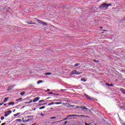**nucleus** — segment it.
I'll list each match as a JSON object with an SVG mask.
<instances>
[{"instance_id": "f257e3e1", "label": "nucleus", "mask_w": 125, "mask_h": 125, "mask_svg": "<svg viewBox=\"0 0 125 125\" xmlns=\"http://www.w3.org/2000/svg\"><path fill=\"white\" fill-rule=\"evenodd\" d=\"M111 5H112V4L111 3L107 4L106 3H104L100 5L99 8L100 9H103V10H107L109 6H111Z\"/></svg>"}, {"instance_id": "f03ea898", "label": "nucleus", "mask_w": 125, "mask_h": 125, "mask_svg": "<svg viewBox=\"0 0 125 125\" xmlns=\"http://www.w3.org/2000/svg\"><path fill=\"white\" fill-rule=\"evenodd\" d=\"M84 96L86 97L87 99H89V100H90L91 101H97V99H94V98L91 97L85 93L84 94Z\"/></svg>"}, {"instance_id": "7ed1b4c3", "label": "nucleus", "mask_w": 125, "mask_h": 125, "mask_svg": "<svg viewBox=\"0 0 125 125\" xmlns=\"http://www.w3.org/2000/svg\"><path fill=\"white\" fill-rule=\"evenodd\" d=\"M76 108L77 109H80V108H81L82 110H85L86 111H87V112H88V111L89 112H91V111L89 110V109L85 107V106H83H83H81V107H80V106H76Z\"/></svg>"}, {"instance_id": "20e7f679", "label": "nucleus", "mask_w": 125, "mask_h": 125, "mask_svg": "<svg viewBox=\"0 0 125 125\" xmlns=\"http://www.w3.org/2000/svg\"><path fill=\"white\" fill-rule=\"evenodd\" d=\"M77 117H78V118H82L83 119H90V118L89 117V116H87V115H77Z\"/></svg>"}, {"instance_id": "39448f33", "label": "nucleus", "mask_w": 125, "mask_h": 125, "mask_svg": "<svg viewBox=\"0 0 125 125\" xmlns=\"http://www.w3.org/2000/svg\"><path fill=\"white\" fill-rule=\"evenodd\" d=\"M38 23H39V24H41V25H43V26H46V25H47V23H46V22H44L40 20H37Z\"/></svg>"}, {"instance_id": "423d86ee", "label": "nucleus", "mask_w": 125, "mask_h": 125, "mask_svg": "<svg viewBox=\"0 0 125 125\" xmlns=\"http://www.w3.org/2000/svg\"><path fill=\"white\" fill-rule=\"evenodd\" d=\"M14 86H15V85H12L10 86L7 89V91H11V90H12L13 88H14Z\"/></svg>"}, {"instance_id": "0eeeda50", "label": "nucleus", "mask_w": 125, "mask_h": 125, "mask_svg": "<svg viewBox=\"0 0 125 125\" xmlns=\"http://www.w3.org/2000/svg\"><path fill=\"white\" fill-rule=\"evenodd\" d=\"M39 100H40V97H38L33 99V103L37 102V101H39Z\"/></svg>"}, {"instance_id": "6e6552de", "label": "nucleus", "mask_w": 125, "mask_h": 125, "mask_svg": "<svg viewBox=\"0 0 125 125\" xmlns=\"http://www.w3.org/2000/svg\"><path fill=\"white\" fill-rule=\"evenodd\" d=\"M15 104V103L14 102H10L8 103V105H7V107H8L10 105H12V106H13Z\"/></svg>"}, {"instance_id": "1a4fd4ad", "label": "nucleus", "mask_w": 125, "mask_h": 125, "mask_svg": "<svg viewBox=\"0 0 125 125\" xmlns=\"http://www.w3.org/2000/svg\"><path fill=\"white\" fill-rule=\"evenodd\" d=\"M120 91H122V92L123 93V94L125 95V89L121 88L120 89Z\"/></svg>"}, {"instance_id": "9d476101", "label": "nucleus", "mask_w": 125, "mask_h": 125, "mask_svg": "<svg viewBox=\"0 0 125 125\" xmlns=\"http://www.w3.org/2000/svg\"><path fill=\"white\" fill-rule=\"evenodd\" d=\"M9 98H5L4 99V101H3V103H6L7 101H8Z\"/></svg>"}, {"instance_id": "9b49d317", "label": "nucleus", "mask_w": 125, "mask_h": 125, "mask_svg": "<svg viewBox=\"0 0 125 125\" xmlns=\"http://www.w3.org/2000/svg\"><path fill=\"white\" fill-rule=\"evenodd\" d=\"M78 71L77 70H74L72 72V74L73 75H78Z\"/></svg>"}, {"instance_id": "f8f14e48", "label": "nucleus", "mask_w": 125, "mask_h": 125, "mask_svg": "<svg viewBox=\"0 0 125 125\" xmlns=\"http://www.w3.org/2000/svg\"><path fill=\"white\" fill-rule=\"evenodd\" d=\"M20 101H22V98H19L16 100V102H17V103H18V102H20Z\"/></svg>"}, {"instance_id": "ddd939ff", "label": "nucleus", "mask_w": 125, "mask_h": 125, "mask_svg": "<svg viewBox=\"0 0 125 125\" xmlns=\"http://www.w3.org/2000/svg\"><path fill=\"white\" fill-rule=\"evenodd\" d=\"M47 104V103H45L43 104H40L38 105L41 106H44V105H46Z\"/></svg>"}, {"instance_id": "4468645a", "label": "nucleus", "mask_w": 125, "mask_h": 125, "mask_svg": "<svg viewBox=\"0 0 125 125\" xmlns=\"http://www.w3.org/2000/svg\"><path fill=\"white\" fill-rule=\"evenodd\" d=\"M106 85H107V86H113L114 85H113V84H109L108 83H106Z\"/></svg>"}, {"instance_id": "2eb2a0df", "label": "nucleus", "mask_w": 125, "mask_h": 125, "mask_svg": "<svg viewBox=\"0 0 125 125\" xmlns=\"http://www.w3.org/2000/svg\"><path fill=\"white\" fill-rule=\"evenodd\" d=\"M45 76H49V75H52V73L47 72L45 73Z\"/></svg>"}, {"instance_id": "dca6fc26", "label": "nucleus", "mask_w": 125, "mask_h": 125, "mask_svg": "<svg viewBox=\"0 0 125 125\" xmlns=\"http://www.w3.org/2000/svg\"><path fill=\"white\" fill-rule=\"evenodd\" d=\"M7 113H9V115L12 113V111L11 110H9L8 111H5V114H7Z\"/></svg>"}, {"instance_id": "f3484780", "label": "nucleus", "mask_w": 125, "mask_h": 125, "mask_svg": "<svg viewBox=\"0 0 125 125\" xmlns=\"http://www.w3.org/2000/svg\"><path fill=\"white\" fill-rule=\"evenodd\" d=\"M67 120H71V119H68V118L66 117V118L64 119L63 120L58 121V122H62V121H67Z\"/></svg>"}, {"instance_id": "a211bd4d", "label": "nucleus", "mask_w": 125, "mask_h": 125, "mask_svg": "<svg viewBox=\"0 0 125 125\" xmlns=\"http://www.w3.org/2000/svg\"><path fill=\"white\" fill-rule=\"evenodd\" d=\"M81 81H82V82H83L84 83H85V82H86V80L84 79V78H82L81 79Z\"/></svg>"}, {"instance_id": "6ab92c4d", "label": "nucleus", "mask_w": 125, "mask_h": 125, "mask_svg": "<svg viewBox=\"0 0 125 125\" xmlns=\"http://www.w3.org/2000/svg\"><path fill=\"white\" fill-rule=\"evenodd\" d=\"M42 80H39L38 81V82H37V84H40V83H42Z\"/></svg>"}, {"instance_id": "aec40b11", "label": "nucleus", "mask_w": 125, "mask_h": 125, "mask_svg": "<svg viewBox=\"0 0 125 125\" xmlns=\"http://www.w3.org/2000/svg\"><path fill=\"white\" fill-rule=\"evenodd\" d=\"M50 105H54V102H52L50 104H47L48 106H50Z\"/></svg>"}, {"instance_id": "412c9836", "label": "nucleus", "mask_w": 125, "mask_h": 125, "mask_svg": "<svg viewBox=\"0 0 125 125\" xmlns=\"http://www.w3.org/2000/svg\"><path fill=\"white\" fill-rule=\"evenodd\" d=\"M45 101V100H42L41 101H39V103H42Z\"/></svg>"}, {"instance_id": "4be33fe9", "label": "nucleus", "mask_w": 125, "mask_h": 125, "mask_svg": "<svg viewBox=\"0 0 125 125\" xmlns=\"http://www.w3.org/2000/svg\"><path fill=\"white\" fill-rule=\"evenodd\" d=\"M30 121H31V119H28L26 121H23V123H27L28 122H30Z\"/></svg>"}, {"instance_id": "5701e85b", "label": "nucleus", "mask_w": 125, "mask_h": 125, "mask_svg": "<svg viewBox=\"0 0 125 125\" xmlns=\"http://www.w3.org/2000/svg\"><path fill=\"white\" fill-rule=\"evenodd\" d=\"M20 115V113H16V114L14 115V117H17V116Z\"/></svg>"}, {"instance_id": "b1692460", "label": "nucleus", "mask_w": 125, "mask_h": 125, "mask_svg": "<svg viewBox=\"0 0 125 125\" xmlns=\"http://www.w3.org/2000/svg\"><path fill=\"white\" fill-rule=\"evenodd\" d=\"M20 95H21V96H23L24 94H25V92H22L21 93H20Z\"/></svg>"}, {"instance_id": "393cba45", "label": "nucleus", "mask_w": 125, "mask_h": 125, "mask_svg": "<svg viewBox=\"0 0 125 125\" xmlns=\"http://www.w3.org/2000/svg\"><path fill=\"white\" fill-rule=\"evenodd\" d=\"M80 65V63H76L74 65V67H78Z\"/></svg>"}, {"instance_id": "a878e982", "label": "nucleus", "mask_w": 125, "mask_h": 125, "mask_svg": "<svg viewBox=\"0 0 125 125\" xmlns=\"http://www.w3.org/2000/svg\"><path fill=\"white\" fill-rule=\"evenodd\" d=\"M93 62H95L96 63H99V61H98V60H94Z\"/></svg>"}, {"instance_id": "bb28decb", "label": "nucleus", "mask_w": 125, "mask_h": 125, "mask_svg": "<svg viewBox=\"0 0 125 125\" xmlns=\"http://www.w3.org/2000/svg\"><path fill=\"white\" fill-rule=\"evenodd\" d=\"M44 108H45V106H42V107L39 108V109L42 110V109H44Z\"/></svg>"}, {"instance_id": "cd10ccee", "label": "nucleus", "mask_w": 125, "mask_h": 125, "mask_svg": "<svg viewBox=\"0 0 125 125\" xmlns=\"http://www.w3.org/2000/svg\"><path fill=\"white\" fill-rule=\"evenodd\" d=\"M72 117H74V115H70L67 117V118H72Z\"/></svg>"}, {"instance_id": "c85d7f7f", "label": "nucleus", "mask_w": 125, "mask_h": 125, "mask_svg": "<svg viewBox=\"0 0 125 125\" xmlns=\"http://www.w3.org/2000/svg\"><path fill=\"white\" fill-rule=\"evenodd\" d=\"M5 114L4 115V116L5 117H7V116H9V113H7V114L5 113Z\"/></svg>"}, {"instance_id": "c756f323", "label": "nucleus", "mask_w": 125, "mask_h": 125, "mask_svg": "<svg viewBox=\"0 0 125 125\" xmlns=\"http://www.w3.org/2000/svg\"><path fill=\"white\" fill-rule=\"evenodd\" d=\"M0 119L1 120V121H3V120H4V117L1 116Z\"/></svg>"}, {"instance_id": "7c9ffc66", "label": "nucleus", "mask_w": 125, "mask_h": 125, "mask_svg": "<svg viewBox=\"0 0 125 125\" xmlns=\"http://www.w3.org/2000/svg\"><path fill=\"white\" fill-rule=\"evenodd\" d=\"M16 122H22V120H21V119H17Z\"/></svg>"}, {"instance_id": "2f4dec72", "label": "nucleus", "mask_w": 125, "mask_h": 125, "mask_svg": "<svg viewBox=\"0 0 125 125\" xmlns=\"http://www.w3.org/2000/svg\"><path fill=\"white\" fill-rule=\"evenodd\" d=\"M50 119H51V120H53V119H56V117H50Z\"/></svg>"}, {"instance_id": "473e14b6", "label": "nucleus", "mask_w": 125, "mask_h": 125, "mask_svg": "<svg viewBox=\"0 0 125 125\" xmlns=\"http://www.w3.org/2000/svg\"><path fill=\"white\" fill-rule=\"evenodd\" d=\"M40 116H42V117H43L44 116V114H42V113H41L40 114Z\"/></svg>"}, {"instance_id": "72a5a7b5", "label": "nucleus", "mask_w": 125, "mask_h": 125, "mask_svg": "<svg viewBox=\"0 0 125 125\" xmlns=\"http://www.w3.org/2000/svg\"><path fill=\"white\" fill-rule=\"evenodd\" d=\"M55 104H56L57 105H60V104H61V103H56Z\"/></svg>"}, {"instance_id": "f704fd0d", "label": "nucleus", "mask_w": 125, "mask_h": 125, "mask_svg": "<svg viewBox=\"0 0 125 125\" xmlns=\"http://www.w3.org/2000/svg\"><path fill=\"white\" fill-rule=\"evenodd\" d=\"M67 89H61V91H66Z\"/></svg>"}, {"instance_id": "c9c22d12", "label": "nucleus", "mask_w": 125, "mask_h": 125, "mask_svg": "<svg viewBox=\"0 0 125 125\" xmlns=\"http://www.w3.org/2000/svg\"><path fill=\"white\" fill-rule=\"evenodd\" d=\"M48 94H53V92H48Z\"/></svg>"}, {"instance_id": "e433bc0d", "label": "nucleus", "mask_w": 125, "mask_h": 125, "mask_svg": "<svg viewBox=\"0 0 125 125\" xmlns=\"http://www.w3.org/2000/svg\"><path fill=\"white\" fill-rule=\"evenodd\" d=\"M84 124H85V125H91L90 123V124H87L86 123H85Z\"/></svg>"}, {"instance_id": "4c0bfd02", "label": "nucleus", "mask_w": 125, "mask_h": 125, "mask_svg": "<svg viewBox=\"0 0 125 125\" xmlns=\"http://www.w3.org/2000/svg\"><path fill=\"white\" fill-rule=\"evenodd\" d=\"M4 103L3 102L2 103H1V104H0V106H1V105H3V104H4Z\"/></svg>"}, {"instance_id": "58836bf2", "label": "nucleus", "mask_w": 125, "mask_h": 125, "mask_svg": "<svg viewBox=\"0 0 125 125\" xmlns=\"http://www.w3.org/2000/svg\"><path fill=\"white\" fill-rule=\"evenodd\" d=\"M47 91H50V89H47V90H45L46 92H47Z\"/></svg>"}, {"instance_id": "ea45409f", "label": "nucleus", "mask_w": 125, "mask_h": 125, "mask_svg": "<svg viewBox=\"0 0 125 125\" xmlns=\"http://www.w3.org/2000/svg\"><path fill=\"white\" fill-rule=\"evenodd\" d=\"M67 123H68V122H67V121H65V122H64V125H67Z\"/></svg>"}, {"instance_id": "a19ab883", "label": "nucleus", "mask_w": 125, "mask_h": 125, "mask_svg": "<svg viewBox=\"0 0 125 125\" xmlns=\"http://www.w3.org/2000/svg\"><path fill=\"white\" fill-rule=\"evenodd\" d=\"M25 104H30V103L28 102H25L24 103Z\"/></svg>"}, {"instance_id": "79ce46f5", "label": "nucleus", "mask_w": 125, "mask_h": 125, "mask_svg": "<svg viewBox=\"0 0 125 125\" xmlns=\"http://www.w3.org/2000/svg\"><path fill=\"white\" fill-rule=\"evenodd\" d=\"M81 74H82V72L77 73V75H81Z\"/></svg>"}, {"instance_id": "37998d69", "label": "nucleus", "mask_w": 125, "mask_h": 125, "mask_svg": "<svg viewBox=\"0 0 125 125\" xmlns=\"http://www.w3.org/2000/svg\"><path fill=\"white\" fill-rule=\"evenodd\" d=\"M47 102H52V100H48L47 101Z\"/></svg>"}, {"instance_id": "c03bdc74", "label": "nucleus", "mask_w": 125, "mask_h": 125, "mask_svg": "<svg viewBox=\"0 0 125 125\" xmlns=\"http://www.w3.org/2000/svg\"><path fill=\"white\" fill-rule=\"evenodd\" d=\"M29 102V104H30V103H32L33 102V100H31Z\"/></svg>"}, {"instance_id": "a18cd8bd", "label": "nucleus", "mask_w": 125, "mask_h": 125, "mask_svg": "<svg viewBox=\"0 0 125 125\" xmlns=\"http://www.w3.org/2000/svg\"><path fill=\"white\" fill-rule=\"evenodd\" d=\"M1 125H5V123H2Z\"/></svg>"}, {"instance_id": "49530a36", "label": "nucleus", "mask_w": 125, "mask_h": 125, "mask_svg": "<svg viewBox=\"0 0 125 125\" xmlns=\"http://www.w3.org/2000/svg\"><path fill=\"white\" fill-rule=\"evenodd\" d=\"M70 107H74V105H72L71 104H69Z\"/></svg>"}, {"instance_id": "de8ad7c7", "label": "nucleus", "mask_w": 125, "mask_h": 125, "mask_svg": "<svg viewBox=\"0 0 125 125\" xmlns=\"http://www.w3.org/2000/svg\"><path fill=\"white\" fill-rule=\"evenodd\" d=\"M7 105V104H4V106H6Z\"/></svg>"}, {"instance_id": "09e8293b", "label": "nucleus", "mask_w": 125, "mask_h": 125, "mask_svg": "<svg viewBox=\"0 0 125 125\" xmlns=\"http://www.w3.org/2000/svg\"><path fill=\"white\" fill-rule=\"evenodd\" d=\"M78 115H74V117H78Z\"/></svg>"}, {"instance_id": "8fccbe9b", "label": "nucleus", "mask_w": 125, "mask_h": 125, "mask_svg": "<svg viewBox=\"0 0 125 125\" xmlns=\"http://www.w3.org/2000/svg\"><path fill=\"white\" fill-rule=\"evenodd\" d=\"M53 101H58V100L55 99V100H54Z\"/></svg>"}, {"instance_id": "3c124183", "label": "nucleus", "mask_w": 125, "mask_h": 125, "mask_svg": "<svg viewBox=\"0 0 125 125\" xmlns=\"http://www.w3.org/2000/svg\"><path fill=\"white\" fill-rule=\"evenodd\" d=\"M47 99H50V97L47 98V99H46V100H47Z\"/></svg>"}, {"instance_id": "603ef678", "label": "nucleus", "mask_w": 125, "mask_h": 125, "mask_svg": "<svg viewBox=\"0 0 125 125\" xmlns=\"http://www.w3.org/2000/svg\"><path fill=\"white\" fill-rule=\"evenodd\" d=\"M31 116H27V118H31Z\"/></svg>"}, {"instance_id": "864d4df0", "label": "nucleus", "mask_w": 125, "mask_h": 125, "mask_svg": "<svg viewBox=\"0 0 125 125\" xmlns=\"http://www.w3.org/2000/svg\"><path fill=\"white\" fill-rule=\"evenodd\" d=\"M56 95L57 96H58V95H59V94H56Z\"/></svg>"}, {"instance_id": "5fc2aeb1", "label": "nucleus", "mask_w": 125, "mask_h": 125, "mask_svg": "<svg viewBox=\"0 0 125 125\" xmlns=\"http://www.w3.org/2000/svg\"><path fill=\"white\" fill-rule=\"evenodd\" d=\"M32 110L33 111H35L36 110V108H33Z\"/></svg>"}, {"instance_id": "6e6d98bb", "label": "nucleus", "mask_w": 125, "mask_h": 125, "mask_svg": "<svg viewBox=\"0 0 125 125\" xmlns=\"http://www.w3.org/2000/svg\"><path fill=\"white\" fill-rule=\"evenodd\" d=\"M55 123H58L57 122H53L52 124H55Z\"/></svg>"}, {"instance_id": "4d7b16f0", "label": "nucleus", "mask_w": 125, "mask_h": 125, "mask_svg": "<svg viewBox=\"0 0 125 125\" xmlns=\"http://www.w3.org/2000/svg\"><path fill=\"white\" fill-rule=\"evenodd\" d=\"M54 95H56V94H55V93H53V94Z\"/></svg>"}, {"instance_id": "13d9d810", "label": "nucleus", "mask_w": 125, "mask_h": 125, "mask_svg": "<svg viewBox=\"0 0 125 125\" xmlns=\"http://www.w3.org/2000/svg\"><path fill=\"white\" fill-rule=\"evenodd\" d=\"M23 108H25V106H22V109H23Z\"/></svg>"}, {"instance_id": "bf43d9fd", "label": "nucleus", "mask_w": 125, "mask_h": 125, "mask_svg": "<svg viewBox=\"0 0 125 125\" xmlns=\"http://www.w3.org/2000/svg\"><path fill=\"white\" fill-rule=\"evenodd\" d=\"M123 125H125V123L122 124Z\"/></svg>"}, {"instance_id": "052dcab7", "label": "nucleus", "mask_w": 125, "mask_h": 125, "mask_svg": "<svg viewBox=\"0 0 125 125\" xmlns=\"http://www.w3.org/2000/svg\"><path fill=\"white\" fill-rule=\"evenodd\" d=\"M16 104H18V103H17V102H16Z\"/></svg>"}, {"instance_id": "680f3d73", "label": "nucleus", "mask_w": 125, "mask_h": 125, "mask_svg": "<svg viewBox=\"0 0 125 125\" xmlns=\"http://www.w3.org/2000/svg\"><path fill=\"white\" fill-rule=\"evenodd\" d=\"M55 121H58V119H57Z\"/></svg>"}, {"instance_id": "e2e57ef3", "label": "nucleus", "mask_w": 125, "mask_h": 125, "mask_svg": "<svg viewBox=\"0 0 125 125\" xmlns=\"http://www.w3.org/2000/svg\"><path fill=\"white\" fill-rule=\"evenodd\" d=\"M124 20V21H125V18L124 19V20Z\"/></svg>"}, {"instance_id": "0e129e2a", "label": "nucleus", "mask_w": 125, "mask_h": 125, "mask_svg": "<svg viewBox=\"0 0 125 125\" xmlns=\"http://www.w3.org/2000/svg\"><path fill=\"white\" fill-rule=\"evenodd\" d=\"M36 125V124H33L32 125Z\"/></svg>"}, {"instance_id": "69168bd1", "label": "nucleus", "mask_w": 125, "mask_h": 125, "mask_svg": "<svg viewBox=\"0 0 125 125\" xmlns=\"http://www.w3.org/2000/svg\"><path fill=\"white\" fill-rule=\"evenodd\" d=\"M28 24H32L31 23H28Z\"/></svg>"}, {"instance_id": "338daca9", "label": "nucleus", "mask_w": 125, "mask_h": 125, "mask_svg": "<svg viewBox=\"0 0 125 125\" xmlns=\"http://www.w3.org/2000/svg\"><path fill=\"white\" fill-rule=\"evenodd\" d=\"M1 121H0V124H1Z\"/></svg>"}, {"instance_id": "774afa93", "label": "nucleus", "mask_w": 125, "mask_h": 125, "mask_svg": "<svg viewBox=\"0 0 125 125\" xmlns=\"http://www.w3.org/2000/svg\"><path fill=\"white\" fill-rule=\"evenodd\" d=\"M21 125H24V124H21Z\"/></svg>"}]
</instances>
